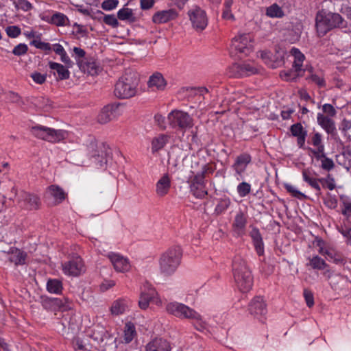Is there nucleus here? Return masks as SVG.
<instances>
[{"label": "nucleus", "instance_id": "obj_1", "mask_svg": "<svg viewBox=\"0 0 351 351\" xmlns=\"http://www.w3.org/2000/svg\"><path fill=\"white\" fill-rule=\"evenodd\" d=\"M234 282L241 292L249 291L253 285V277L245 259L240 255L234 256L232 261Z\"/></svg>", "mask_w": 351, "mask_h": 351}, {"label": "nucleus", "instance_id": "obj_2", "mask_svg": "<svg viewBox=\"0 0 351 351\" xmlns=\"http://www.w3.org/2000/svg\"><path fill=\"white\" fill-rule=\"evenodd\" d=\"M139 75L134 71H126L114 86V95L119 99H128L136 95Z\"/></svg>", "mask_w": 351, "mask_h": 351}, {"label": "nucleus", "instance_id": "obj_3", "mask_svg": "<svg viewBox=\"0 0 351 351\" xmlns=\"http://www.w3.org/2000/svg\"><path fill=\"white\" fill-rule=\"evenodd\" d=\"M346 23L342 17L337 13L322 10L316 16V27L319 36H324L329 30L335 28H343Z\"/></svg>", "mask_w": 351, "mask_h": 351}, {"label": "nucleus", "instance_id": "obj_4", "mask_svg": "<svg viewBox=\"0 0 351 351\" xmlns=\"http://www.w3.org/2000/svg\"><path fill=\"white\" fill-rule=\"evenodd\" d=\"M182 255L180 247L170 248L163 253L159 261L161 274L166 276L172 275L180 263Z\"/></svg>", "mask_w": 351, "mask_h": 351}, {"label": "nucleus", "instance_id": "obj_5", "mask_svg": "<svg viewBox=\"0 0 351 351\" xmlns=\"http://www.w3.org/2000/svg\"><path fill=\"white\" fill-rule=\"evenodd\" d=\"M109 150V147L105 143L91 139L84 146L82 153L87 158L93 159L96 165L103 167L107 162Z\"/></svg>", "mask_w": 351, "mask_h": 351}, {"label": "nucleus", "instance_id": "obj_6", "mask_svg": "<svg viewBox=\"0 0 351 351\" xmlns=\"http://www.w3.org/2000/svg\"><path fill=\"white\" fill-rule=\"evenodd\" d=\"M31 132L34 136L51 143H58L68 136L67 132L64 130H54L42 125L32 127Z\"/></svg>", "mask_w": 351, "mask_h": 351}, {"label": "nucleus", "instance_id": "obj_7", "mask_svg": "<svg viewBox=\"0 0 351 351\" xmlns=\"http://www.w3.org/2000/svg\"><path fill=\"white\" fill-rule=\"evenodd\" d=\"M165 308L168 313L178 318L201 321V315L184 304L177 302H169L166 305Z\"/></svg>", "mask_w": 351, "mask_h": 351}, {"label": "nucleus", "instance_id": "obj_8", "mask_svg": "<svg viewBox=\"0 0 351 351\" xmlns=\"http://www.w3.org/2000/svg\"><path fill=\"white\" fill-rule=\"evenodd\" d=\"M168 119L170 125L174 128H178L182 131L191 128L193 126V119L187 113L182 110H173L169 113Z\"/></svg>", "mask_w": 351, "mask_h": 351}, {"label": "nucleus", "instance_id": "obj_9", "mask_svg": "<svg viewBox=\"0 0 351 351\" xmlns=\"http://www.w3.org/2000/svg\"><path fill=\"white\" fill-rule=\"evenodd\" d=\"M252 36L247 34H240L232 40L231 50L248 55L253 49Z\"/></svg>", "mask_w": 351, "mask_h": 351}, {"label": "nucleus", "instance_id": "obj_10", "mask_svg": "<svg viewBox=\"0 0 351 351\" xmlns=\"http://www.w3.org/2000/svg\"><path fill=\"white\" fill-rule=\"evenodd\" d=\"M193 27L197 32L203 31L208 25V18L204 10L195 6L188 12Z\"/></svg>", "mask_w": 351, "mask_h": 351}, {"label": "nucleus", "instance_id": "obj_11", "mask_svg": "<svg viewBox=\"0 0 351 351\" xmlns=\"http://www.w3.org/2000/svg\"><path fill=\"white\" fill-rule=\"evenodd\" d=\"M248 311L254 317L263 322L267 313V304L263 298L261 296L254 297L249 303Z\"/></svg>", "mask_w": 351, "mask_h": 351}, {"label": "nucleus", "instance_id": "obj_12", "mask_svg": "<svg viewBox=\"0 0 351 351\" xmlns=\"http://www.w3.org/2000/svg\"><path fill=\"white\" fill-rule=\"evenodd\" d=\"M64 274L71 276H77L85 271L84 265L81 257L76 256L71 260L62 264Z\"/></svg>", "mask_w": 351, "mask_h": 351}, {"label": "nucleus", "instance_id": "obj_13", "mask_svg": "<svg viewBox=\"0 0 351 351\" xmlns=\"http://www.w3.org/2000/svg\"><path fill=\"white\" fill-rule=\"evenodd\" d=\"M121 112L119 110V104H112L104 106L98 115L99 123L106 124L117 118Z\"/></svg>", "mask_w": 351, "mask_h": 351}, {"label": "nucleus", "instance_id": "obj_14", "mask_svg": "<svg viewBox=\"0 0 351 351\" xmlns=\"http://www.w3.org/2000/svg\"><path fill=\"white\" fill-rule=\"evenodd\" d=\"M247 223V215L241 210L237 212L232 224L234 235L237 237H243L245 234Z\"/></svg>", "mask_w": 351, "mask_h": 351}, {"label": "nucleus", "instance_id": "obj_15", "mask_svg": "<svg viewBox=\"0 0 351 351\" xmlns=\"http://www.w3.org/2000/svg\"><path fill=\"white\" fill-rule=\"evenodd\" d=\"M157 293L155 289L148 282H145L141 287L138 306L141 309H146L149 306V302L152 300Z\"/></svg>", "mask_w": 351, "mask_h": 351}, {"label": "nucleus", "instance_id": "obj_16", "mask_svg": "<svg viewBox=\"0 0 351 351\" xmlns=\"http://www.w3.org/2000/svg\"><path fill=\"white\" fill-rule=\"evenodd\" d=\"M342 214L343 215V222L341 225L340 232L341 234L348 239L349 241L351 237V222L349 217L351 215V204L343 203V208L342 209Z\"/></svg>", "mask_w": 351, "mask_h": 351}, {"label": "nucleus", "instance_id": "obj_17", "mask_svg": "<svg viewBox=\"0 0 351 351\" xmlns=\"http://www.w3.org/2000/svg\"><path fill=\"white\" fill-rule=\"evenodd\" d=\"M108 257L117 271L126 272L130 270V264L128 260L123 256L118 254L110 253L108 255Z\"/></svg>", "mask_w": 351, "mask_h": 351}, {"label": "nucleus", "instance_id": "obj_18", "mask_svg": "<svg viewBox=\"0 0 351 351\" xmlns=\"http://www.w3.org/2000/svg\"><path fill=\"white\" fill-rule=\"evenodd\" d=\"M171 180L168 173L163 174L156 183V194L158 197L167 195L171 189Z\"/></svg>", "mask_w": 351, "mask_h": 351}, {"label": "nucleus", "instance_id": "obj_19", "mask_svg": "<svg viewBox=\"0 0 351 351\" xmlns=\"http://www.w3.org/2000/svg\"><path fill=\"white\" fill-rule=\"evenodd\" d=\"M45 198H53L55 205L60 204L66 197L64 191L58 185H51L47 188Z\"/></svg>", "mask_w": 351, "mask_h": 351}, {"label": "nucleus", "instance_id": "obj_20", "mask_svg": "<svg viewBox=\"0 0 351 351\" xmlns=\"http://www.w3.org/2000/svg\"><path fill=\"white\" fill-rule=\"evenodd\" d=\"M166 86L167 82L159 72L154 73L147 81V87L152 91L163 90Z\"/></svg>", "mask_w": 351, "mask_h": 351}, {"label": "nucleus", "instance_id": "obj_21", "mask_svg": "<svg viewBox=\"0 0 351 351\" xmlns=\"http://www.w3.org/2000/svg\"><path fill=\"white\" fill-rule=\"evenodd\" d=\"M232 75L243 76L250 75L257 73V69L250 63L234 64L231 68Z\"/></svg>", "mask_w": 351, "mask_h": 351}, {"label": "nucleus", "instance_id": "obj_22", "mask_svg": "<svg viewBox=\"0 0 351 351\" xmlns=\"http://www.w3.org/2000/svg\"><path fill=\"white\" fill-rule=\"evenodd\" d=\"M178 13L174 9L158 11L152 16V21L156 24L165 23L177 18Z\"/></svg>", "mask_w": 351, "mask_h": 351}, {"label": "nucleus", "instance_id": "obj_23", "mask_svg": "<svg viewBox=\"0 0 351 351\" xmlns=\"http://www.w3.org/2000/svg\"><path fill=\"white\" fill-rule=\"evenodd\" d=\"M0 252L7 253L9 261L14 263L15 265H24L25 263L26 253L18 248L10 247L8 252L1 250H0Z\"/></svg>", "mask_w": 351, "mask_h": 351}, {"label": "nucleus", "instance_id": "obj_24", "mask_svg": "<svg viewBox=\"0 0 351 351\" xmlns=\"http://www.w3.org/2000/svg\"><path fill=\"white\" fill-rule=\"evenodd\" d=\"M250 236L252 239L255 250L258 256L264 254V243L259 230L256 227H252Z\"/></svg>", "mask_w": 351, "mask_h": 351}, {"label": "nucleus", "instance_id": "obj_25", "mask_svg": "<svg viewBox=\"0 0 351 351\" xmlns=\"http://www.w3.org/2000/svg\"><path fill=\"white\" fill-rule=\"evenodd\" d=\"M21 200L24 202L25 206L29 210H36L40 205V198L37 195L26 192L22 193Z\"/></svg>", "mask_w": 351, "mask_h": 351}, {"label": "nucleus", "instance_id": "obj_26", "mask_svg": "<svg viewBox=\"0 0 351 351\" xmlns=\"http://www.w3.org/2000/svg\"><path fill=\"white\" fill-rule=\"evenodd\" d=\"M130 300L125 298H119L114 301L110 307V312L113 315H119L129 310Z\"/></svg>", "mask_w": 351, "mask_h": 351}, {"label": "nucleus", "instance_id": "obj_27", "mask_svg": "<svg viewBox=\"0 0 351 351\" xmlns=\"http://www.w3.org/2000/svg\"><path fill=\"white\" fill-rule=\"evenodd\" d=\"M290 131L293 136L297 137V143L299 147H303L305 143L306 131L304 129L301 123H297L292 125Z\"/></svg>", "mask_w": 351, "mask_h": 351}, {"label": "nucleus", "instance_id": "obj_28", "mask_svg": "<svg viewBox=\"0 0 351 351\" xmlns=\"http://www.w3.org/2000/svg\"><path fill=\"white\" fill-rule=\"evenodd\" d=\"M302 173L304 181L316 191L317 195L321 194L319 178L317 179L315 177V173L309 169H304Z\"/></svg>", "mask_w": 351, "mask_h": 351}, {"label": "nucleus", "instance_id": "obj_29", "mask_svg": "<svg viewBox=\"0 0 351 351\" xmlns=\"http://www.w3.org/2000/svg\"><path fill=\"white\" fill-rule=\"evenodd\" d=\"M42 19L58 27L68 26L70 22L69 18L61 12H56L50 18L46 16L43 17Z\"/></svg>", "mask_w": 351, "mask_h": 351}, {"label": "nucleus", "instance_id": "obj_30", "mask_svg": "<svg viewBox=\"0 0 351 351\" xmlns=\"http://www.w3.org/2000/svg\"><path fill=\"white\" fill-rule=\"evenodd\" d=\"M250 162L251 156L248 154H241L237 157L233 168L237 174L241 175Z\"/></svg>", "mask_w": 351, "mask_h": 351}, {"label": "nucleus", "instance_id": "obj_31", "mask_svg": "<svg viewBox=\"0 0 351 351\" xmlns=\"http://www.w3.org/2000/svg\"><path fill=\"white\" fill-rule=\"evenodd\" d=\"M146 351H171L169 343L163 339H155L146 346Z\"/></svg>", "mask_w": 351, "mask_h": 351}, {"label": "nucleus", "instance_id": "obj_32", "mask_svg": "<svg viewBox=\"0 0 351 351\" xmlns=\"http://www.w3.org/2000/svg\"><path fill=\"white\" fill-rule=\"evenodd\" d=\"M317 122L319 125L328 133L333 134L335 131V125L334 121L322 113L317 114Z\"/></svg>", "mask_w": 351, "mask_h": 351}, {"label": "nucleus", "instance_id": "obj_33", "mask_svg": "<svg viewBox=\"0 0 351 351\" xmlns=\"http://www.w3.org/2000/svg\"><path fill=\"white\" fill-rule=\"evenodd\" d=\"M49 65L51 70L55 71L53 75H56L57 74L56 79L58 80H64L69 77L70 73L69 70L61 64L49 62Z\"/></svg>", "mask_w": 351, "mask_h": 351}, {"label": "nucleus", "instance_id": "obj_34", "mask_svg": "<svg viewBox=\"0 0 351 351\" xmlns=\"http://www.w3.org/2000/svg\"><path fill=\"white\" fill-rule=\"evenodd\" d=\"M290 53L294 58V60L293 62V69L296 71L301 72L302 71V64L305 59L304 54H302L300 50L296 48H292Z\"/></svg>", "mask_w": 351, "mask_h": 351}, {"label": "nucleus", "instance_id": "obj_35", "mask_svg": "<svg viewBox=\"0 0 351 351\" xmlns=\"http://www.w3.org/2000/svg\"><path fill=\"white\" fill-rule=\"evenodd\" d=\"M213 170L208 165H204L201 172L197 173L193 178L191 185L205 186L204 178L208 173H213Z\"/></svg>", "mask_w": 351, "mask_h": 351}, {"label": "nucleus", "instance_id": "obj_36", "mask_svg": "<svg viewBox=\"0 0 351 351\" xmlns=\"http://www.w3.org/2000/svg\"><path fill=\"white\" fill-rule=\"evenodd\" d=\"M169 136L165 134H160L153 138L152 141V151L153 153L162 149L168 142Z\"/></svg>", "mask_w": 351, "mask_h": 351}, {"label": "nucleus", "instance_id": "obj_37", "mask_svg": "<svg viewBox=\"0 0 351 351\" xmlns=\"http://www.w3.org/2000/svg\"><path fill=\"white\" fill-rule=\"evenodd\" d=\"M77 64L80 68L91 75H96L99 68L94 62H87L85 60H77Z\"/></svg>", "mask_w": 351, "mask_h": 351}, {"label": "nucleus", "instance_id": "obj_38", "mask_svg": "<svg viewBox=\"0 0 351 351\" xmlns=\"http://www.w3.org/2000/svg\"><path fill=\"white\" fill-rule=\"evenodd\" d=\"M266 15L270 18H282L285 16L282 8L277 3H273L266 8Z\"/></svg>", "mask_w": 351, "mask_h": 351}, {"label": "nucleus", "instance_id": "obj_39", "mask_svg": "<svg viewBox=\"0 0 351 351\" xmlns=\"http://www.w3.org/2000/svg\"><path fill=\"white\" fill-rule=\"evenodd\" d=\"M186 156V151H184L179 147H173L169 153V158L176 160V162L175 165H177L179 161H183Z\"/></svg>", "mask_w": 351, "mask_h": 351}, {"label": "nucleus", "instance_id": "obj_40", "mask_svg": "<svg viewBox=\"0 0 351 351\" xmlns=\"http://www.w3.org/2000/svg\"><path fill=\"white\" fill-rule=\"evenodd\" d=\"M47 289L51 293H60L62 290V283L58 279H49L47 283Z\"/></svg>", "mask_w": 351, "mask_h": 351}, {"label": "nucleus", "instance_id": "obj_41", "mask_svg": "<svg viewBox=\"0 0 351 351\" xmlns=\"http://www.w3.org/2000/svg\"><path fill=\"white\" fill-rule=\"evenodd\" d=\"M260 56L265 63L272 69L278 67L281 64V60H273L272 55L269 51H261Z\"/></svg>", "mask_w": 351, "mask_h": 351}, {"label": "nucleus", "instance_id": "obj_42", "mask_svg": "<svg viewBox=\"0 0 351 351\" xmlns=\"http://www.w3.org/2000/svg\"><path fill=\"white\" fill-rule=\"evenodd\" d=\"M260 56L265 63L272 69L278 67L281 64V60H273L272 55L269 51H261Z\"/></svg>", "mask_w": 351, "mask_h": 351}, {"label": "nucleus", "instance_id": "obj_43", "mask_svg": "<svg viewBox=\"0 0 351 351\" xmlns=\"http://www.w3.org/2000/svg\"><path fill=\"white\" fill-rule=\"evenodd\" d=\"M136 335V329L133 323L127 322L124 327V340L126 343L132 341Z\"/></svg>", "mask_w": 351, "mask_h": 351}, {"label": "nucleus", "instance_id": "obj_44", "mask_svg": "<svg viewBox=\"0 0 351 351\" xmlns=\"http://www.w3.org/2000/svg\"><path fill=\"white\" fill-rule=\"evenodd\" d=\"M311 143L313 146L317 147L316 150H313V153L315 155L317 154H322L324 151V146L322 142V135L316 132L311 137Z\"/></svg>", "mask_w": 351, "mask_h": 351}, {"label": "nucleus", "instance_id": "obj_45", "mask_svg": "<svg viewBox=\"0 0 351 351\" xmlns=\"http://www.w3.org/2000/svg\"><path fill=\"white\" fill-rule=\"evenodd\" d=\"M50 302L57 306H58L62 311H66L71 308V302L67 298H64L63 300L60 298H53Z\"/></svg>", "mask_w": 351, "mask_h": 351}, {"label": "nucleus", "instance_id": "obj_46", "mask_svg": "<svg viewBox=\"0 0 351 351\" xmlns=\"http://www.w3.org/2000/svg\"><path fill=\"white\" fill-rule=\"evenodd\" d=\"M315 157L319 158H322V168L326 171H330L334 167V162L333 161L326 157L324 152L322 154H317L315 155Z\"/></svg>", "mask_w": 351, "mask_h": 351}, {"label": "nucleus", "instance_id": "obj_47", "mask_svg": "<svg viewBox=\"0 0 351 351\" xmlns=\"http://www.w3.org/2000/svg\"><path fill=\"white\" fill-rule=\"evenodd\" d=\"M117 17L119 19H120L121 21H125V20L132 21L133 18H134L132 10L128 8H123L121 9L120 10H119V12L117 13Z\"/></svg>", "mask_w": 351, "mask_h": 351}, {"label": "nucleus", "instance_id": "obj_48", "mask_svg": "<svg viewBox=\"0 0 351 351\" xmlns=\"http://www.w3.org/2000/svg\"><path fill=\"white\" fill-rule=\"evenodd\" d=\"M285 187L287 192L291 194L292 196L299 199H304L306 198V196L302 192L299 191L294 186L290 184H285Z\"/></svg>", "mask_w": 351, "mask_h": 351}, {"label": "nucleus", "instance_id": "obj_49", "mask_svg": "<svg viewBox=\"0 0 351 351\" xmlns=\"http://www.w3.org/2000/svg\"><path fill=\"white\" fill-rule=\"evenodd\" d=\"M232 5V0H227L225 1L224 9H223V14H222V17L224 19L232 20V21L234 20V16L232 14L231 10H230V8H231Z\"/></svg>", "mask_w": 351, "mask_h": 351}, {"label": "nucleus", "instance_id": "obj_50", "mask_svg": "<svg viewBox=\"0 0 351 351\" xmlns=\"http://www.w3.org/2000/svg\"><path fill=\"white\" fill-rule=\"evenodd\" d=\"M310 265L313 269H324L326 266L325 261L318 256H313L310 260Z\"/></svg>", "mask_w": 351, "mask_h": 351}, {"label": "nucleus", "instance_id": "obj_51", "mask_svg": "<svg viewBox=\"0 0 351 351\" xmlns=\"http://www.w3.org/2000/svg\"><path fill=\"white\" fill-rule=\"evenodd\" d=\"M230 199L229 198L221 199L215 208V212L217 214L223 213L230 205Z\"/></svg>", "mask_w": 351, "mask_h": 351}, {"label": "nucleus", "instance_id": "obj_52", "mask_svg": "<svg viewBox=\"0 0 351 351\" xmlns=\"http://www.w3.org/2000/svg\"><path fill=\"white\" fill-rule=\"evenodd\" d=\"M191 191L193 194L198 198H203L207 195V191L205 186H199L191 185Z\"/></svg>", "mask_w": 351, "mask_h": 351}, {"label": "nucleus", "instance_id": "obj_53", "mask_svg": "<svg viewBox=\"0 0 351 351\" xmlns=\"http://www.w3.org/2000/svg\"><path fill=\"white\" fill-rule=\"evenodd\" d=\"M13 3L17 10L23 11H29L33 8L32 3L27 0H17L14 1Z\"/></svg>", "mask_w": 351, "mask_h": 351}, {"label": "nucleus", "instance_id": "obj_54", "mask_svg": "<svg viewBox=\"0 0 351 351\" xmlns=\"http://www.w3.org/2000/svg\"><path fill=\"white\" fill-rule=\"evenodd\" d=\"M251 185L245 182L240 183L237 186V192L241 197H245L250 193Z\"/></svg>", "mask_w": 351, "mask_h": 351}, {"label": "nucleus", "instance_id": "obj_55", "mask_svg": "<svg viewBox=\"0 0 351 351\" xmlns=\"http://www.w3.org/2000/svg\"><path fill=\"white\" fill-rule=\"evenodd\" d=\"M299 75L300 71H296L295 69L280 73V77L286 81L295 80Z\"/></svg>", "mask_w": 351, "mask_h": 351}, {"label": "nucleus", "instance_id": "obj_56", "mask_svg": "<svg viewBox=\"0 0 351 351\" xmlns=\"http://www.w3.org/2000/svg\"><path fill=\"white\" fill-rule=\"evenodd\" d=\"M7 99L10 102L16 104L19 106H22L25 104L21 97L14 92H9L7 95Z\"/></svg>", "mask_w": 351, "mask_h": 351}, {"label": "nucleus", "instance_id": "obj_57", "mask_svg": "<svg viewBox=\"0 0 351 351\" xmlns=\"http://www.w3.org/2000/svg\"><path fill=\"white\" fill-rule=\"evenodd\" d=\"M319 183L322 184L323 187L327 188L329 190H333L335 187V180L330 175L327 178H319Z\"/></svg>", "mask_w": 351, "mask_h": 351}, {"label": "nucleus", "instance_id": "obj_58", "mask_svg": "<svg viewBox=\"0 0 351 351\" xmlns=\"http://www.w3.org/2000/svg\"><path fill=\"white\" fill-rule=\"evenodd\" d=\"M103 21L112 27H117L119 25V22L117 17L114 14H105Z\"/></svg>", "mask_w": 351, "mask_h": 351}, {"label": "nucleus", "instance_id": "obj_59", "mask_svg": "<svg viewBox=\"0 0 351 351\" xmlns=\"http://www.w3.org/2000/svg\"><path fill=\"white\" fill-rule=\"evenodd\" d=\"M27 50H28V47L27 45H25L24 43H20L18 45H16V47H14V48L12 50V53L15 56H20L25 54L27 53Z\"/></svg>", "mask_w": 351, "mask_h": 351}, {"label": "nucleus", "instance_id": "obj_60", "mask_svg": "<svg viewBox=\"0 0 351 351\" xmlns=\"http://www.w3.org/2000/svg\"><path fill=\"white\" fill-rule=\"evenodd\" d=\"M32 103L38 108H44L49 105V100L47 98L39 97L34 98Z\"/></svg>", "mask_w": 351, "mask_h": 351}, {"label": "nucleus", "instance_id": "obj_61", "mask_svg": "<svg viewBox=\"0 0 351 351\" xmlns=\"http://www.w3.org/2000/svg\"><path fill=\"white\" fill-rule=\"evenodd\" d=\"M118 4V0H106L101 3V8L104 10H112L116 8Z\"/></svg>", "mask_w": 351, "mask_h": 351}, {"label": "nucleus", "instance_id": "obj_62", "mask_svg": "<svg viewBox=\"0 0 351 351\" xmlns=\"http://www.w3.org/2000/svg\"><path fill=\"white\" fill-rule=\"evenodd\" d=\"M31 77L34 80V82L38 84H43L45 82L47 75L42 74L38 72H34L31 74Z\"/></svg>", "mask_w": 351, "mask_h": 351}, {"label": "nucleus", "instance_id": "obj_63", "mask_svg": "<svg viewBox=\"0 0 351 351\" xmlns=\"http://www.w3.org/2000/svg\"><path fill=\"white\" fill-rule=\"evenodd\" d=\"M306 305L312 307L314 305V297L313 293L308 289H304L303 293Z\"/></svg>", "mask_w": 351, "mask_h": 351}, {"label": "nucleus", "instance_id": "obj_64", "mask_svg": "<svg viewBox=\"0 0 351 351\" xmlns=\"http://www.w3.org/2000/svg\"><path fill=\"white\" fill-rule=\"evenodd\" d=\"M21 32V29L17 26H9L6 28V33L11 38L18 37Z\"/></svg>", "mask_w": 351, "mask_h": 351}]
</instances>
